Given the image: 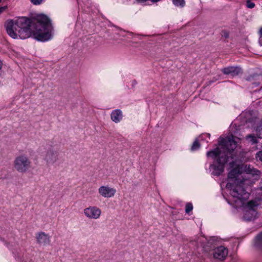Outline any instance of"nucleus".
Masks as SVG:
<instances>
[{
	"mask_svg": "<svg viewBox=\"0 0 262 262\" xmlns=\"http://www.w3.org/2000/svg\"><path fill=\"white\" fill-rule=\"evenodd\" d=\"M229 166L231 169L228 173L226 185V187L230 189L231 197L229 203L236 208L243 207L245 220H254L256 217L259 204L257 201L253 200L246 202L249 194L243 187V180L241 174L245 172L253 176L259 177L260 172L249 165L237 164L233 160L229 163Z\"/></svg>",
	"mask_w": 262,
	"mask_h": 262,
	"instance_id": "obj_1",
	"label": "nucleus"
},
{
	"mask_svg": "<svg viewBox=\"0 0 262 262\" xmlns=\"http://www.w3.org/2000/svg\"><path fill=\"white\" fill-rule=\"evenodd\" d=\"M6 31L14 39H26L31 36L35 39L45 41L52 38V27L49 18L40 15L32 21L26 17H21L7 21Z\"/></svg>",
	"mask_w": 262,
	"mask_h": 262,
	"instance_id": "obj_2",
	"label": "nucleus"
},
{
	"mask_svg": "<svg viewBox=\"0 0 262 262\" xmlns=\"http://www.w3.org/2000/svg\"><path fill=\"white\" fill-rule=\"evenodd\" d=\"M239 141V138L234 136L221 139L219 147L207 152L208 157L212 158L217 157L216 164L210 165L213 174L218 176L224 171V165L229 161V157L233 159L231 152L236 148Z\"/></svg>",
	"mask_w": 262,
	"mask_h": 262,
	"instance_id": "obj_3",
	"label": "nucleus"
},
{
	"mask_svg": "<svg viewBox=\"0 0 262 262\" xmlns=\"http://www.w3.org/2000/svg\"><path fill=\"white\" fill-rule=\"evenodd\" d=\"M44 148L46 151L43 159L48 165H53L59 161V152L54 146L48 143L45 145Z\"/></svg>",
	"mask_w": 262,
	"mask_h": 262,
	"instance_id": "obj_4",
	"label": "nucleus"
},
{
	"mask_svg": "<svg viewBox=\"0 0 262 262\" xmlns=\"http://www.w3.org/2000/svg\"><path fill=\"white\" fill-rule=\"evenodd\" d=\"M31 162L25 155L17 156L13 161L14 168L18 172L25 173L31 168Z\"/></svg>",
	"mask_w": 262,
	"mask_h": 262,
	"instance_id": "obj_5",
	"label": "nucleus"
},
{
	"mask_svg": "<svg viewBox=\"0 0 262 262\" xmlns=\"http://www.w3.org/2000/svg\"><path fill=\"white\" fill-rule=\"evenodd\" d=\"M83 213L89 219L97 220L101 216V210L95 206H91L84 209Z\"/></svg>",
	"mask_w": 262,
	"mask_h": 262,
	"instance_id": "obj_6",
	"label": "nucleus"
},
{
	"mask_svg": "<svg viewBox=\"0 0 262 262\" xmlns=\"http://www.w3.org/2000/svg\"><path fill=\"white\" fill-rule=\"evenodd\" d=\"M99 195L104 198H111L113 197L116 190L115 188L110 187L108 185L101 186L98 189Z\"/></svg>",
	"mask_w": 262,
	"mask_h": 262,
	"instance_id": "obj_7",
	"label": "nucleus"
},
{
	"mask_svg": "<svg viewBox=\"0 0 262 262\" xmlns=\"http://www.w3.org/2000/svg\"><path fill=\"white\" fill-rule=\"evenodd\" d=\"M228 253V250L223 246L215 249L213 253V257L220 260H224Z\"/></svg>",
	"mask_w": 262,
	"mask_h": 262,
	"instance_id": "obj_8",
	"label": "nucleus"
},
{
	"mask_svg": "<svg viewBox=\"0 0 262 262\" xmlns=\"http://www.w3.org/2000/svg\"><path fill=\"white\" fill-rule=\"evenodd\" d=\"M222 72L226 75H231L234 76L241 74L242 70L238 67H228L222 69Z\"/></svg>",
	"mask_w": 262,
	"mask_h": 262,
	"instance_id": "obj_9",
	"label": "nucleus"
},
{
	"mask_svg": "<svg viewBox=\"0 0 262 262\" xmlns=\"http://www.w3.org/2000/svg\"><path fill=\"white\" fill-rule=\"evenodd\" d=\"M36 237L37 243L40 245H46L50 242V236L45 232L37 233Z\"/></svg>",
	"mask_w": 262,
	"mask_h": 262,
	"instance_id": "obj_10",
	"label": "nucleus"
},
{
	"mask_svg": "<svg viewBox=\"0 0 262 262\" xmlns=\"http://www.w3.org/2000/svg\"><path fill=\"white\" fill-rule=\"evenodd\" d=\"M255 245L257 247H260L262 245V232L256 237Z\"/></svg>",
	"mask_w": 262,
	"mask_h": 262,
	"instance_id": "obj_11",
	"label": "nucleus"
},
{
	"mask_svg": "<svg viewBox=\"0 0 262 262\" xmlns=\"http://www.w3.org/2000/svg\"><path fill=\"white\" fill-rule=\"evenodd\" d=\"M246 139L247 140H249L250 142H251L252 144L256 143L257 142L256 139L254 135H248L246 137Z\"/></svg>",
	"mask_w": 262,
	"mask_h": 262,
	"instance_id": "obj_12",
	"label": "nucleus"
},
{
	"mask_svg": "<svg viewBox=\"0 0 262 262\" xmlns=\"http://www.w3.org/2000/svg\"><path fill=\"white\" fill-rule=\"evenodd\" d=\"M173 4L177 6L183 7L185 5L184 0H173Z\"/></svg>",
	"mask_w": 262,
	"mask_h": 262,
	"instance_id": "obj_13",
	"label": "nucleus"
},
{
	"mask_svg": "<svg viewBox=\"0 0 262 262\" xmlns=\"http://www.w3.org/2000/svg\"><path fill=\"white\" fill-rule=\"evenodd\" d=\"M193 209V206L191 203H187L185 207V212L189 213Z\"/></svg>",
	"mask_w": 262,
	"mask_h": 262,
	"instance_id": "obj_14",
	"label": "nucleus"
},
{
	"mask_svg": "<svg viewBox=\"0 0 262 262\" xmlns=\"http://www.w3.org/2000/svg\"><path fill=\"white\" fill-rule=\"evenodd\" d=\"M111 119L115 123H118L122 119V117L121 116H111Z\"/></svg>",
	"mask_w": 262,
	"mask_h": 262,
	"instance_id": "obj_15",
	"label": "nucleus"
},
{
	"mask_svg": "<svg viewBox=\"0 0 262 262\" xmlns=\"http://www.w3.org/2000/svg\"><path fill=\"white\" fill-rule=\"evenodd\" d=\"M200 147V144L199 143L197 140H196L193 143L192 147H191V150H195L197 149H198Z\"/></svg>",
	"mask_w": 262,
	"mask_h": 262,
	"instance_id": "obj_16",
	"label": "nucleus"
},
{
	"mask_svg": "<svg viewBox=\"0 0 262 262\" xmlns=\"http://www.w3.org/2000/svg\"><path fill=\"white\" fill-rule=\"evenodd\" d=\"M257 134L258 135L259 138L262 137V123L260 124V125L258 126L256 130Z\"/></svg>",
	"mask_w": 262,
	"mask_h": 262,
	"instance_id": "obj_17",
	"label": "nucleus"
},
{
	"mask_svg": "<svg viewBox=\"0 0 262 262\" xmlns=\"http://www.w3.org/2000/svg\"><path fill=\"white\" fill-rule=\"evenodd\" d=\"M246 5L247 7L249 8H253L255 6V4L249 0L247 1Z\"/></svg>",
	"mask_w": 262,
	"mask_h": 262,
	"instance_id": "obj_18",
	"label": "nucleus"
},
{
	"mask_svg": "<svg viewBox=\"0 0 262 262\" xmlns=\"http://www.w3.org/2000/svg\"><path fill=\"white\" fill-rule=\"evenodd\" d=\"M122 112L120 110H116L112 112L111 115H121Z\"/></svg>",
	"mask_w": 262,
	"mask_h": 262,
	"instance_id": "obj_19",
	"label": "nucleus"
},
{
	"mask_svg": "<svg viewBox=\"0 0 262 262\" xmlns=\"http://www.w3.org/2000/svg\"><path fill=\"white\" fill-rule=\"evenodd\" d=\"M31 2L34 5H39L41 3L42 0H31Z\"/></svg>",
	"mask_w": 262,
	"mask_h": 262,
	"instance_id": "obj_20",
	"label": "nucleus"
},
{
	"mask_svg": "<svg viewBox=\"0 0 262 262\" xmlns=\"http://www.w3.org/2000/svg\"><path fill=\"white\" fill-rule=\"evenodd\" d=\"M259 42L260 44L262 46V28L259 30Z\"/></svg>",
	"mask_w": 262,
	"mask_h": 262,
	"instance_id": "obj_21",
	"label": "nucleus"
},
{
	"mask_svg": "<svg viewBox=\"0 0 262 262\" xmlns=\"http://www.w3.org/2000/svg\"><path fill=\"white\" fill-rule=\"evenodd\" d=\"M257 157L262 162V150L257 154Z\"/></svg>",
	"mask_w": 262,
	"mask_h": 262,
	"instance_id": "obj_22",
	"label": "nucleus"
},
{
	"mask_svg": "<svg viewBox=\"0 0 262 262\" xmlns=\"http://www.w3.org/2000/svg\"><path fill=\"white\" fill-rule=\"evenodd\" d=\"M216 239H217V238H216V237H212V238L210 239V241H209V243H210V244H212V243L214 242V241H216Z\"/></svg>",
	"mask_w": 262,
	"mask_h": 262,
	"instance_id": "obj_23",
	"label": "nucleus"
},
{
	"mask_svg": "<svg viewBox=\"0 0 262 262\" xmlns=\"http://www.w3.org/2000/svg\"><path fill=\"white\" fill-rule=\"evenodd\" d=\"M222 35L225 36V38H227L229 36V34L227 32H223Z\"/></svg>",
	"mask_w": 262,
	"mask_h": 262,
	"instance_id": "obj_24",
	"label": "nucleus"
},
{
	"mask_svg": "<svg viewBox=\"0 0 262 262\" xmlns=\"http://www.w3.org/2000/svg\"><path fill=\"white\" fill-rule=\"evenodd\" d=\"M7 8L6 7H2L0 8V13L3 12Z\"/></svg>",
	"mask_w": 262,
	"mask_h": 262,
	"instance_id": "obj_25",
	"label": "nucleus"
},
{
	"mask_svg": "<svg viewBox=\"0 0 262 262\" xmlns=\"http://www.w3.org/2000/svg\"><path fill=\"white\" fill-rule=\"evenodd\" d=\"M2 65H3L2 61L0 60V70L2 69Z\"/></svg>",
	"mask_w": 262,
	"mask_h": 262,
	"instance_id": "obj_26",
	"label": "nucleus"
},
{
	"mask_svg": "<svg viewBox=\"0 0 262 262\" xmlns=\"http://www.w3.org/2000/svg\"><path fill=\"white\" fill-rule=\"evenodd\" d=\"M254 113L253 112V111H251V112H250L249 113V115H252V114H254Z\"/></svg>",
	"mask_w": 262,
	"mask_h": 262,
	"instance_id": "obj_27",
	"label": "nucleus"
},
{
	"mask_svg": "<svg viewBox=\"0 0 262 262\" xmlns=\"http://www.w3.org/2000/svg\"><path fill=\"white\" fill-rule=\"evenodd\" d=\"M261 105L262 106V102H261ZM261 109L262 110V107L261 108Z\"/></svg>",
	"mask_w": 262,
	"mask_h": 262,
	"instance_id": "obj_28",
	"label": "nucleus"
},
{
	"mask_svg": "<svg viewBox=\"0 0 262 262\" xmlns=\"http://www.w3.org/2000/svg\"><path fill=\"white\" fill-rule=\"evenodd\" d=\"M2 0H0V2H1Z\"/></svg>",
	"mask_w": 262,
	"mask_h": 262,
	"instance_id": "obj_29",
	"label": "nucleus"
}]
</instances>
